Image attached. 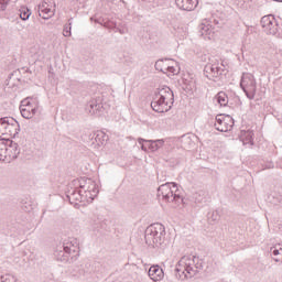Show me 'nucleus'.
<instances>
[{"instance_id": "obj_44", "label": "nucleus", "mask_w": 282, "mask_h": 282, "mask_svg": "<svg viewBox=\"0 0 282 282\" xmlns=\"http://www.w3.org/2000/svg\"><path fill=\"white\" fill-rule=\"evenodd\" d=\"M104 28H111V26H109V24L105 23V24H104Z\"/></svg>"}, {"instance_id": "obj_33", "label": "nucleus", "mask_w": 282, "mask_h": 282, "mask_svg": "<svg viewBox=\"0 0 282 282\" xmlns=\"http://www.w3.org/2000/svg\"><path fill=\"white\" fill-rule=\"evenodd\" d=\"M270 254H271V257H279V254H281L280 252H279V247L275 245L274 247H271L270 248Z\"/></svg>"}, {"instance_id": "obj_5", "label": "nucleus", "mask_w": 282, "mask_h": 282, "mask_svg": "<svg viewBox=\"0 0 282 282\" xmlns=\"http://www.w3.org/2000/svg\"><path fill=\"white\" fill-rule=\"evenodd\" d=\"M166 235V230L164 225L160 223H155L150 225L145 229V243L147 246H151L152 248H160L164 243V236Z\"/></svg>"}, {"instance_id": "obj_30", "label": "nucleus", "mask_w": 282, "mask_h": 282, "mask_svg": "<svg viewBox=\"0 0 282 282\" xmlns=\"http://www.w3.org/2000/svg\"><path fill=\"white\" fill-rule=\"evenodd\" d=\"M17 279L12 274H4L0 276V282H15Z\"/></svg>"}, {"instance_id": "obj_7", "label": "nucleus", "mask_w": 282, "mask_h": 282, "mask_svg": "<svg viewBox=\"0 0 282 282\" xmlns=\"http://www.w3.org/2000/svg\"><path fill=\"white\" fill-rule=\"evenodd\" d=\"M21 131L19 121L12 117L0 118V133L1 135H10V138H17Z\"/></svg>"}, {"instance_id": "obj_42", "label": "nucleus", "mask_w": 282, "mask_h": 282, "mask_svg": "<svg viewBox=\"0 0 282 282\" xmlns=\"http://www.w3.org/2000/svg\"><path fill=\"white\" fill-rule=\"evenodd\" d=\"M121 34H124V31L122 29H117Z\"/></svg>"}, {"instance_id": "obj_4", "label": "nucleus", "mask_w": 282, "mask_h": 282, "mask_svg": "<svg viewBox=\"0 0 282 282\" xmlns=\"http://www.w3.org/2000/svg\"><path fill=\"white\" fill-rule=\"evenodd\" d=\"M156 197L159 202H165L166 204H184V197L177 187V183L167 182L159 186Z\"/></svg>"}, {"instance_id": "obj_27", "label": "nucleus", "mask_w": 282, "mask_h": 282, "mask_svg": "<svg viewBox=\"0 0 282 282\" xmlns=\"http://www.w3.org/2000/svg\"><path fill=\"white\" fill-rule=\"evenodd\" d=\"M152 141L153 140H147V139H142V138L138 139L139 144H141L142 151H149V144H151Z\"/></svg>"}, {"instance_id": "obj_43", "label": "nucleus", "mask_w": 282, "mask_h": 282, "mask_svg": "<svg viewBox=\"0 0 282 282\" xmlns=\"http://www.w3.org/2000/svg\"><path fill=\"white\" fill-rule=\"evenodd\" d=\"M22 72H30V68H22Z\"/></svg>"}, {"instance_id": "obj_25", "label": "nucleus", "mask_w": 282, "mask_h": 282, "mask_svg": "<svg viewBox=\"0 0 282 282\" xmlns=\"http://www.w3.org/2000/svg\"><path fill=\"white\" fill-rule=\"evenodd\" d=\"M164 61H169V58H165V59H158L155 62V69L156 72H162V74H166V64H164Z\"/></svg>"}, {"instance_id": "obj_46", "label": "nucleus", "mask_w": 282, "mask_h": 282, "mask_svg": "<svg viewBox=\"0 0 282 282\" xmlns=\"http://www.w3.org/2000/svg\"><path fill=\"white\" fill-rule=\"evenodd\" d=\"M95 23H100V21H98V20H95Z\"/></svg>"}, {"instance_id": "obj_8", "label": "nucleus", "mask_w": 282, "mask_h": 282, "mask_svg": "<svg viewBox=\"0 0 282 282\" xmlns=\"http://www.w3.org/2000/svg\"><path fill=\"white\" fill-rule=\"evenodd\" d=\"M240 87L249 100H254V96H257V79H254V75L243 73L240 80Z\"/></svg>"}, {"instance_id": "obj_21", "label": "nucleus", "mask_w": 282, "mask_h": 282, "mask_svg": "<svg viewBox=\"0 0 282 282\" xmlns=\"http://www.w3.org/2000/svg\"><path fill=\"white\" fill-rule=\"evenodd\" d=\"M195 204H206V192L198 191L193 195Z\"/></svg>"}, {"instance_id": "obj_12", "label": "nucleus", "mask_w": 282, "mask_h": 282, "mask_svg": "<svg viewBox=\"0 0 282 282\" xmlns=\"http://www.w3.org/2000/svg\"><path fill=\"white\" fill-rule=\"evenodd\" d=\"M66 199H68L69 204L72 206H78V203L76 202H89L87 200L85 194L80 191V187L75 186V188L68 189L66 193Z\"/></svg>"}, {"instance_id": "obj_1", "label": "nucleus", "mask_w": 282, "mask_h": 282, "mask_svg": "<svg viewBox=\"0 0 282 282\" xmlns=\"http://www.w3.org/2000/svg\"><path fill=\"white\" fill-rule=\"evenodd\" d=\"M204 269V264L199 258H191L184 256L180 259L175 267V276L178 281H186L187 279H193V276L197 275L199 270Z\"/></svg>"}, {"instance_id": "obj_37", "label": "nucleus", "mask_w": 282, "mask_h": 282, "mask_svg": "<svg viewBox=\"0 0 282 282\" xmlns=\"http://www.w3.org/2000/svg\"><path fill=\"white\" fill-rule=\"evenodd\" d=\"M191 138L189 137H186V135H183L182 137V143L183 144H191Z\"/></svg>"}, {"instance_id": "obj_36", "label": "nucleus", "mask_w": 282, "mask_h": 282, "mask_svg": "<svg viewBox=\"0 0 282 282\" xmlns=\"http://www.w3.org/2000/svg\"><path fill=\"white\" fill-rule=\"evenodd\" d=\"M100 135H101V138H105V134L102 132H100L98 134L94 133L91 140L95 139V142H100Z\"/></svg>"}, {"instance_id": "obj_10", "label": "nucleus", "mask_w": 282, "mask_h": 282, "mask_svg": "<svg viewBox=\"0 0 282 282\" xmlns=\"http://www.w3.org/2000/svg\"><path fill=\"white\" fill-rule=\"evenodd\" d=\"M260 23L265 34H272L274 36L279 32V22H276V18L272 14L262 17Z\"/></svg>"}, {"instance_id": "obj_45", "label": "nucleus", "mask_w": 282, "mask_h": 282, "mask_svg": "<svg viewBox=\"0 0 282 282\" xmlns=\"http://www.w3.org/2000/svg\"><path fill=\"white\" fill-rule=\"evenodd\" d=\"M273 1H276V3H282V0H273Z\"/></svg>"}, {"instance_id": "obj_14", "label": "nucleus", "mask_w": 282, "mask_h": 282, "mask_svg": "<svg viewBox=\"0 0 282 282\" xmlns=\"http://www.w3.org/2000/svg\"><path fill=\"white\" fill-rule=\"evenodd\" d=\"M148 274L153 282L164 279V270L158 264L150 267Z\"/></svg>"}, {"instance_id": "obj_20", "label": "nucleus", "mask_w": 282, "mask_h": 282, "mask_svg": "<svg viewBox=\"0 0 282 282\" xmlns=\"http://www.w3.org/2000/svg\"><path fill=\"white\" fill-rule=\"evenodd\" d=\"M200 36H210L213 34V25L208 24V22H203L198 26Z\"/></svg>"}, {"instance_id": "obj_15", "label": "nucleus", "mask_w": 282, "mask_h": 282, "mask_svg": "<svg viewBox=\"0 0 282 282\" xmlns=\"http://www.w3.org/2000/svg\"><path fill=\"white\" fill-rule=\"evenodd\" d=\"M175 3L180 10H185L186 12H191L197 8L199 3L197 0H175Z\"/></svg>"}, {"instance_id": "obj_2", "label": "nucleus", "mask_w": 282, "mask_h": 282, "mask_svg": "<svg viewBox=\"0 0 282 282\" xmlns=\"http://www.w3.org/2000/svg\"><path fill=\"white\" fill-rule=\"evenodd\" d=\"M175 95L169 86H163L154 91L151 107L156 113H166L173 109Z\"/></svg>"}, {"instance_id": "obj_17", "label": "nucleus", "mask_w": 282, "mask_h": 282, "mask_svg": "<svg viewBox=\"0 0 282 282\" xmlns=\"http://www.w3.org/2000/svg\"><path fill=\"white\" fill-rule=\"evenodd\" d=\"M234 127H235V119H232L230 115H227V119L221 126L217 127V131H220L221 133H228V131H232Z\"/></svg>"}, {"instance_id": "obj_32", "label": "nucleus", "mask_w": 282, "mask_h": 282, "mask_svg": "<svg viewBox=\"0 0 282 282\" xmlns=\"http://www.w3.org/2000/svg\"><path fill=\"white\" fill-rule=\"evenodd\" d=\"M207 217L212 219V221H217L219 219V212L214 210L213 213H208Z\"/></svg>"}, {"instance_id": "obj_16", "label": "nucleus", "mask_w": 282, "mask_h": 282, "mask_svg": "<svg viewBox=\"0 0 282 282\" xmlns=\"http://www.w3.org/2000/svg\"><path fill=\"white\" fill-rule=\"evenodd\" d=\"M0 144H3L4 147H9L11 152L13 153V158H19V153H21V150H19V143L10 140V139H0Z\"/></svg>"}, {"instance_id": "obj_31", "label": "nucleus", "mask_w": 282, "mask_h": 282, "mask_svg": "<svg viewBox=\"0 0 282 282\" xmlns=\"http://www.w3.org/2000/svg\"><path fill=\"white\" fill-rule=\"evenodd\" d=\"M63 34L66 37L67 36H72V22H69L68 24L64 25Z\"/></svg>"}, {"instance_id": "obj_11", "label": "nucleus", "mask_w": 282, "mask_h": 282, "mask_svg": "<svg viewBox=\"0 0 282 282\" xmlns=\"http://www.w3.org/2000/svg\"><path fill=\"white\" fill-rule=\"evenodd\" d=\"M36 100L34 97H28L26 99L22 100V105L20 106V112L22 118L30 120L36 116V111H39L37 107L32 108V101Z\"/></svg>"}, {"instance_id": "obj_41", "label": "nucleus", "mask_w": 282, "mask_h": 282, "mask_svg": "<svg viewBox=\"0 0 282 282\" xmlns=\"http://www.w3.org/2000/svg\"><path fill=\"white\" fill-rule=\"evenodd\" d=\"M40 14V17L43 19L44 17H47V14H45V13H39Z\"/></svg>"}, {"instance_id": "obj_9", "label": "nucleus", "mask_w": 282, "mask_h": 282, "mask_svg": "<svg viewBox=\"0 0 282 282\" xmlns=\"http://www.w3.org/2000/svg\"><path fill=\"white\" fill-rule=\"evenodd\" d=\"M228 74V70L226 69V65L221 63H215V64H207L204 68V75L209 80H213V78H219V76H226Z\"/></svg>"}, {"instance_id": "obj_28", "label": "nucleus", "mask_w": 282, "mask_h": 282, "mask_svg": "<svg viewBox=\"0 0 282 282\" xmlns=\"http://www.w3.org/2000/svg\"><path fill=\"white\" fill-rule=\"evenodd\" d=\"M226 119H227V116H226V115H217V116H216L215 129L217 130V128H218L219 126H221V124L225 122Z\"/></svg>"}, {"instance_id": "obj_34", "label": "nucleus", "mask_w": 282, "mask_h": 282, "mask_svg": "<svg viewBox=\"0 0 282 282\" xmlns=\"http://www.w3.org/2000/svg\"><path fill=\"white\" fill-rule=\"evenodd\" d=\"M9 3H10V0H0V12L6 11V8H8Z\"/></svg>"}, {"instance_id": "obj_24", "label": "nucleus", "mask_w": 282, "mask_h": 282, "mask_svg": "<svg viewBox=\"0 0 282 282\" xmlns=\"http://www.w3.org/2000/svg\"><path fill=\"white\" fill-rule=\"evenodd\" d=\"M32 15V11L28 7H21L19 10V17L22 19V21H28L30 17Z\"/></svg>"}, {"instance_id": "obj_13", "label": "nucleus", "mask_w": 282, "mask_h": 282, "mask_svg": "<svg viewBox=\"0 0 282 282\" xmlns=\"http://www.w3.org/2000/svg\"><path fill=\"white\" fill-rule=\"evenodd\" d=\"M87 111L91 116H100L105 110V106L102 105V99L97 97L96 99L90 100L86 106Z\"/></svg>"}, {"instance_id": "obj_35", "label": "nucleus", "mask_w": 282, "mask_h": 282, "mask_svg": "<svg viewBox=\"0 0 282 282\" xmlns=\"http://www.w3.org/2000/svg\"><path fill=\"white\" fill-rule=\"evenodd\" d=\"M47 8H50V6H47V0H43V2L39 4L37 10L39 12H41L42 10H45Z\"/></svg>"}, {"instance_id": "obj_19", "label": "nucleus", "mask_w": 282, "mask_h": 282, "mask_svg": "<svg viewBox=\"0 0 282 282\" xmlns=\"http://www.w3.org/2000/svg\"><path fill=\"white\" fill-rule=\"evenodd\" d=\"M254 137V132L248 130V131H242L241 135H240V140L243 144H251L254 145V139H252Z\"/></svg>"}, {"instance_id": "obj_6", "label": "nucleus", "mask_w": 282, "mask_h": 282, "mask_svg": "<svg viewBox=\"0 0 282 282\" xmlns=\"http://www.w3.org/2000/svg\"><path fill=\"white\" fill-rule=\"evenodd\" d=\"M74 186H77V188L80 189L82 194L88 202H91L93 199H96L98 197V185L96 184V181L87 177H80L73 181Z\"/></svg>"}, {"instance_id": "obj_3", "label": "nucleus", "mask_w": 282, "mask_h": 282, "mask_svg": "<svg viewBox=\"0 0 282 282\" xmlns=\"http://www.w3.org/2000/svg\"><path fill=\"white\" fill-rule=\"evenodd\" d=\"M79 252L80 250L76 239L64 240L63 245L55 250L54 257L61 263H72L78 259Z\"/></svg>"}, {"instance_id": "obj_23", "label": "nucleus", "mask_w": 282, "mask_h": 282, "mask_svg": "<svg viewBox=\"0 0 282 282\" xmlns=\"http://www.w3.org/2000/svg\"><path fill=\"white\" fill-rule=\"evenodd\" d=\"M162 147H164V140L162 139L154 140V141L152 140V142L149 143V151L155 152L162 149Z\"/></svg>"}, {"instance_id": "obj_40", "label": "nucleus", "mask_w": 282, "mask_h": 282, "mask_svg": "<svg viewBox=\"0 0 282 282\" xmlns=\"http://www.w3.org/2000/svg\"><path fill=\"white\" fill-rule=\"evenodd\" d=\"M278 246V250L280 252V256H282V246L281 245H276Z\"/></svg>"}, {"instance_id": "obj_29", "label": "nucleus", "mask_w": 282, "mask_h": 282, "mask_svg": "<svg viewBox=\"0 0 282 282\" xmlns=\"http://www.w3.org/2000/svg\"><path fill=\"white\" fill-rule=\"evenodd\" d=\"M165 74H171V76H175L176 74H180V70L175 68V66L165 65Z\"/></svg>"}, {"instance_id": "obj_26", "label": "nucleus", "mask_w": 282, "mask_h": 282, "mask_svg": "<svg viewBox=\"0 0 282 282\" xmlns=\"http://www.w3.org/2000/svg\"><path fill=\"white\" fill-rule=\"evenodd\" d=\"M39 14H46V17L44 15L43 19L47 21V19H52L54 17V11H52L50 7H46V9L40 11Z\"/></svg>"}, {"instance_id": "obj_38", "label": "nucleus", "mask_w": 282, "mask_h": 282, "mask_svg": "<svg viewBox=\"0 0 282 282\" xmlns=\"http://www.w3.org/2000/svg\"><path fill=\"white\" fill-rule=\"evenodd\" d=\"M273 261H275V263H282V256L278 254V256L273 257Z\"/></svg>"}, {"instance_id": "obj_22", "label": "nucleus", "mask_w": 282, "mask_h": 282, "mask_svg": "<svg viewBox=\"0 0 282 282\" xmlns=\"http://www.w3.org/2000/svg\"><path fill=\"white\" fill-rule=\"evenodd\" d=\"M216 100H217L218 105H220V107L228 106V95H226V93H224V91H219L216 95Z\"/></svg>"}, {"instance_id": "obj_39", "label": "nucleus", "mask_w": 282, "mask_h": 282, "mask_svg": "<svg viewBox=\"0 0 282 282\" xmlns=\"http://www.w3.org/2000/svg\"><path fill=\"white\" fill-rule=\"evenodd\" d=\"M265 169H274V163H269Z\"/></svg>"}, {"instance_id": "obj_18", "label": "nucleus", "mask_w": 282, "mask_h": 282, "mask_svg": "<svg viewBox=\"0 0 282 282\" xmlns=\"http://www.w3.org/2000/svg\"><path fill=\"white\" fill-rule=\"evenodd\" d=\"M267 202L272 206H278V208H282V195L278 192H272L268 197Z\"/></svg>"}]
</instances>
